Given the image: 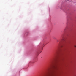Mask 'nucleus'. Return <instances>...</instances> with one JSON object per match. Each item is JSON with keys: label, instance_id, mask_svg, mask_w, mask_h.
I'll list each match as a JSON object with an SVG mask.
<instances>
[{"label": "nucleus", "instance_id": "4", "mask_svg": "<svg viewBox=\"0 0 76 76\" xmlns=\"http://www.w3.org/2000/svg\"><path fill=\"white\" fill-rule=\"evenodd\" d=\"M70 28V26L69 25H66V28L67 29H69V28Z\"/></svg>", "mask_w": 76, "mask_h": 76}, {"label": "nucleus", "instance_id": "3", "mask_svg": "<svg viewBox=\"0 0 76 76\" xmlns=\"http://www.w3.org/2000/svg\"><path fill=\"white\" fill-rule=\"evenodd\" d=\"M61 60H62V59H60L59 58H58L56 61V63H57L58 62H59V61H60Z\"/></svg>", "mask_w": 76, "mask_h": 76}, {"label": "nucleus", "instance_id": "2", "mask_svg": "<svg viewBox=\"0 0 76 76\" xmlns=\"http://www.w3.org/2000/svg\"><path fill=\"white\" fill-rule=\"evenodd\" d=\"M61 41H62L63 42V46L65 45L66 44V41L65 39L63 36H61V40L58 41V43H61Z\"/></svg>", "mask_w": 76, "mask_h": 76}, {"label": "nucleus", "instance_id": "5", "mask_svg": "<svg viewBox=\"0 0 76 76\" xmlns=\"http://www.w3.org/2000/svg\"><path fill=\"white\" fill-rule=\"evenodd\" d=\"M75 48H76V46H75Z\"/></svg>", "mask_w": 76, "mask_h": 76}, {"label": "nucleus", "instance_id": "1", "mask_svg": "<svg viewBox=\"0 0 76 76\" xmlns=\"http://www.w3.org/2000/svg\"><path fill=\"white\" fill-rule=\"evenodd\" d=\"M58 68L57 66V64L56 63L53 64L50 69V71L52 74H53L56 71L58 70Z\"/></svg>", "mask_w": 76, "mask_h": 76}]
</instances>
